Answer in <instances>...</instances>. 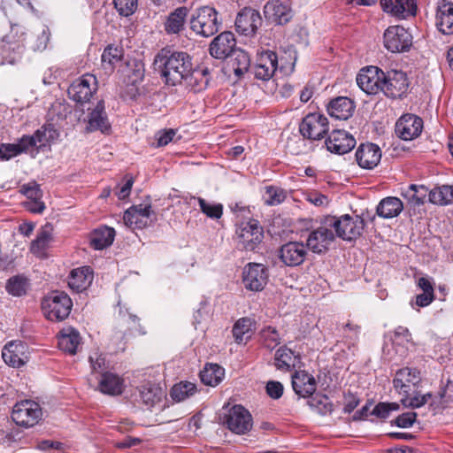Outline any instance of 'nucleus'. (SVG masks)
Here are the masks:
<instances>
[{
	"mask_svg": "<svg viewBox=\"0 0 453 453\" xmlns=\"http://www.w3.org/2000/svg\"><path fill=\"white\" fill-rule=\"evenodd\" d=\"M174 135L175 131L173 129L158 132L156 135L157 146L161 147L167 145L170 142L173 141Z\"/></svg>",
	"mask_w": 453,
	"mask_h": 453,
	"instance_id": "nucleus-64",
	"label": "nucleus"
},
{
	"mask_svg": "<svg viewBox=\"0 0 453 453\" xmlns=\"http://www.w3.org/2000/svg\"><path fill=\"white\" fill-rule=\"evenodd\" d=\"M307 248L302 242H288L283 244L279 250L280 261L287 266L302 265L307 256Z\"/></svg>",
	"mask_w": 453,
	"mask_h": 453,
	"instance_id": "nucleus-21",
	"label": "nucleus"
},
{
	"mask_svg": "<svg viewBox=\"0 0 453 453\" xmlns=\"http://www.w3.org/2000/svg\"><path fill=\"white\" fill-rule=\"evenodd\" d=\"M229 58V64L236 76L240 77L248 71L250 60L247 52L236 48Z\"/></svg>",
	"mask_w": 453,
	"mask_h": 453,
	"instance_id": "nucleus-42",
	"label": "nucleus"
},
{
	"mask_svg": "<svg viewBox=\"0 0 453 453\" xmlns=\"http://www.w3.org/2000/svg\"><path fill=\"white\" fill-rule=\"evenodd\" d=\"M266 21L275 26H284L293 18V11L288 1L269 0L263 9Z\"/></svg>",
	"mask_w": 453,
	"mask_h": 453,
	"instance_id": "nucleus-16",
	"label": "nucleus"
},
{
	"mask_svg": "<svg viewBox=\"0 0 453 453\" xmlns=\"http://www.w3.org/2000/svg\"><path fill=\"white\" fill-rule=\"evenodd\" d=\"M384 46L391 52H404L412 44L411 35L402 26H391L384 33Z\"/></svg>",
	"mask_w": 453,
	"mask_h": 453,
	"instance_id": "nucleus-14",
	"label": "nucleus"
},
{
	"mask_svg": "<svg viewBox=\"0 0 453 453\" xmlns=\"http://www.w3.org/2000/svg\"><path fill=\"white\" fill-rule=\"evenodd\" d=\"M55 134L56 130L52 126H42L40 129L36 130L32 136L36 146L43 147L55 138Z\"/></svg>",
	"mask_w": 453,
	"mask_h": 453,
	"instance_id": "nucleus-51",
	"label": "nucleus"
},
{
	"mask_svg": "<svg viewBox=\"0 0 453 453\" xmlns=\"http://www.w3.org/2000/svg\"><path fill=\"white\" fill-rule=\"evenodd\" d=\"M286 198V194L283 189L273 186L265 188V201L268 205L280 204Z\"/></svg>",
	"mask_w": 453,
	"mask_h": 453,
	"instance_id": "nucleus-55",
	"label": "nucleus"
},
{
	"mask_svg": "<svg viewBox=\"0 0 453 453\" xmlns=\"http://www.w3.org/2000/svg\"><path fill=\"white\" fill-rule=\"evenodd\" d=\"M383 72L374 65L363 67L357 75V86L369 96L381 93Z\"/></svg>",
	"mask_w": 453,
	"mask_h": 453,
	"instance_id": "nucleus-13",
	"label": "nucleus"
},
{
	"mask_svg": "<svg viewBox=\"0 0 453 453\" xmlns=\"http://www.w3.org/2000/svg\"><path fill=\"white\" fill-rule=\"evenodd\" d=\"M269 270L258 263H249L242 270V283L247 290L260 292L267 285Z\"/></svg>",
	"mask_w": 453,
	"mask_h": 453,
	"instance_id": "nucleus-9",
	"label": "nucleus"
},
{
	"mask_svg": "<svg viewBox=\"0 0 453 453\" xmlns=\"http://www.w3.org/2000/svg\"><path fill=\"white\" fill-rule=\"evenodd\" d=\"M331 227L325 224L310 232L306 240V248L313 253L322 254L328 250L335 239Z\"/></svg>",
	"mask_w": 453,
	"mask_h": 453,
	"instance_id": "nucleus-18",
	"label": "nucleus"
},
{
	"mask_svg": "<svg viewBox=\"0 0 453 453\" xmlns=\"http://www.w3.org/2000/svg\"><path fill=\"white\" fill-rule=\"evenodd\" d=\"M26 280L20 276L10 278L6 283V290L14 296H21L26 294Z\"/></svg>",
	"mask_w": 453,
	"mask_h": 453,
	"instance_id": "nucleus-53",
	"label": "nucleus"
},
{
	"mask_svg": "<svg viewBox=\"0 0 453 453\" xmlns=\"http://www.w3.org/2000/svg\"><path fill=\"white\" fill-rule=\"evenodd\" d=\"M278 68V57L273 51L262 52L257 58L253 67V73L256 79L269 81Z\"/></svg>",
	"mask_w": 453,
	"mask_h": 453,
	"instance_id": "nucleus-25",
	"label": "nucleus"
},
{
	"mask_svg": "<svg viewBox=\"0 0 453 453\" xmlns=\"http://www.w3.org/2000/svg\"><path fill=\"white\" fill-rule=\"evenodd\" d=\"M211 80V71L207 66L192 67V71L183 79L186 85L195 93L207 88Z\"/></svg>",
	"mask_w": 453,
	"mask_h": 453,
	"instance_id": "nucleus-30",
	"label": "nucleus"
},
{
	"mask_svg": "<svg viewBox=\"0 0 453 453\" xmlns=\"http://www.w3.org/2000/svg\"><path fill=\"white\" fill-rule=\"evenodd\" d=\"M301 363V356L287 346L280 347L273 358V365L279 371L289 372Z\"/></svg>",
	"mask_w": 453,
	"mask_h": 453,
	"instance_id": "nucleus-27",
	"label": "nucleus"
},
{
	"mask_svg": "<svg viewBox=\"0 0 453 453\" xmlns=\"http://www.w3.org/2000/svg\"><path fill=\"white\" fill-rule=\"evenodd\" d=\"M423 128V120L414 114H403L395 123V134L404 141L418 137Z\"/></svg>",
	"mask_w": 453,
	"mask_h": 453,
	"instance_id": "nucleus-20",
	"label": "nucleus"
},
{
	"mask_svg": "<svg viewBox=\"0 0 453 453\" xmlns=\"http://www.w3.org/2000/svg\"><path fill=\"white\" fill-rule=\"evenodd\" d=\"M81 343V335L73 327H65L59 332L58 347L61 350L74 355Z\"/></svg>",
	"mask_w": 453,
	"mask_h": 453,
	"instance_id": "nucleus-34",
	"label": "nucleus"
},
{
	"mask_svg": "<svg viewBox=\"0 0 453 453\" xmlns=\"http://www.w3.org/2000/svg\"><path fill=\"white\" fill-rule=\"evenodd\" d=\"M435 25L443 35L453 34V5L439 4Z\"/></svg>",
	"mask_w": 453,
	"mask_h": 453,
	"instance_id": "nucleus-38",
	"label": "nucleus"
},
{
	"mask_svg": "<svg viewBox=\"0 0 453 453\" xmlns=\"http://www.w3.org/2000/svg\"><path fill=\"white\" fill-rule=\"evenodd\" d=\"M140 395L142 402L147 406H153L156 403L161 400V389L150 383L142 386Z\"/></svg>",
	"mask_w": 453,
	"mask_h": 453,
	"instance_id": "nucleus-49",
	"label": "nucleus"
},
{
	"mask_svg": "<svg viewBox=\"0 0 453 453\" xmlns=\"http://www.w3.org/2000/svg\"><path fill=\"white\" fill-rule=\"evenodd\" d=\"M325 143L330 152L343 155L354 149L356 139L348 132L336 129L330 133Z\"/></svg>",
	"mask_w": 453,
	"mask_h": 453,
	"instance_id": "nucleus-22",
	"label": "nucleus"
},
{
	"mask_svg": "<svg viewBox=\"0 0 453 453\" xmlns=\"http://www.w3.org/2000/svg\"><path fill=\"white\" fill-rule=\"evenodd\" d=\"M403 209V202L395 196L383 198L376 208V213L383 219H392L398 216Z\"/></svg>",
	"mask_w": 453,
	"mask_h": 453,
	"instance_id": "nucleus-35",
	"label": "nucleus"
},
{
	"mask_svg": "<svg viewBox=\"0 0 453 453\" xmlns=\"http://www.w3.org/2000/svg\"><path fill=\"white\" fill-rule=\"evenodd\" d=\"M429 201L434 204H449L453 203V186L443 185L434 188L429 194Z\"/></svg>",
	"mask_w": 453,
	"mask_h": 453,
	"instance_id": "nucleus-44",
	"label": "nucleus"
},
{
	"mask_svg": "<svg viewBox=\"0 0 453 453\" xmlns=\"http://www.w3.org/2000/svg\"><path fill=\"white\" fill-rule=\"evenodd\" d=\"M200 210L208 218L219 219L223 214V206L221 203H208L203 198L197 197Z\"/></svg>",
	"mask_w": 453,
	"mask_h": 453,
	"instance_id": "nucleus-52",
	"label": "nucleus"
},
{
	"mask_svg": "<svg viewBox=\"0 0 453 453\" xmlns=\"http://www.w3.org/2000/svg\"><path fill=\"white\" fill-rule=\"evenodd\" d=\"M431 397V393L420 395L416 390L413 395H402L401 403L405 407L416 409L425 405Z\"/></svg>",
	"mask_w": 453,
	"mask_h": 453,
	"instance_id": "nucleus-50",
	"label": "nucleus"
},
{
	"mask_svg": "<svg viewBox=\"0 0 453 453\" xmlns=\"http://www.w3.org/2000/svg\"><path fill=\"white\" fill-rule=\"evenodd\" d=\"M329 130L328 119L326 116L314 112L306 115L300 126V134L306 139L320 140Z\"/></svg>",
	"mask_w": 453,
	"mask_h": 453,
	"instance_id": "nucleus-12",
	"label": "nucleus"
},
{
	"mask_svg": "<svg viewBox=\"0 0 453 453\" xmlns=\"http://www.w3.org/2000/svg\"><path fill=\"white\" fill-rule=\"evenodd\" d=\"M417 416V413L414 411L405 412L399 415L391 424L401 428H408L415 423Z\"/></svg>",
	"mask_w": 453,
	"mask_h": 453,
	"instance_id": "nucleus-58",
	"label": "nucleus"
},
{
	"mask_svg": "<svg viewBox=\"0 0 453 453\" xmlns=\"http://www.w3.org/2000/svg\"><path fill=\"white\" fill-rule=\"evenodd\" d=\"M42 417L40 405L32 401L25 400L17 403L12 413V420L19 426L31 427L36 425Z\"/></svg>",
	"mask_w": 453,
	"mask_h": 453,
	"instance_id": "nucleus-6",
	"label": "nucleus"
},
{
	"mask_svg": "<svg viewBox=\"0 0 453 453\" xmlns=\"http://www.w3.org/2000/svg\"><path fill=\"white\" fill-rule=\"evenodd\" d=\"M190 29L202 37H210L220 28L222 22L215 8L205 5L196 9L189 19Z\"/></svg>",
	"mask_w": 453,
	"mask_h": 453,
	"instance_id": "nucleus-2",
	"label": "nucleus"
},
{
	"mask_svg": "<svg viewBox=\"0 0 453 453\" xmlns=\"http://www.w3.org/2000/svg\"><path fill=\"white\" fill-rule=\"evenodd\" d=\"M53 227L50 224H45L37 234L36 238L31 242L30 250L35 255H41L52 240Z\"/></svg>",
	"mask_w": 453,
	"mask_h": 453,
	"instance_id": "nucleus-41",
	"label": "nucleus"
},
{
	"mask_svg": "<svg viewBox=\"0 0 453 453\" xmlns=\"http://www.w3.org/2000/svg\"><path fill=\"white\" fill-rule=\"evenodd\" d=\"M196 392V384L189 381H181L175 384L171 389V397L177 402L184 401Z\"/></svg>",
	"mask_w": 453,
	"mask_h": 453,
	"instance_id": "nucleus-46",
	"label": "nucleus"
},
{
	"mask_svg": "<svg viewBox=\"0 0 453 453\" xmlns=\"http://www.w3.org/2000/svg\"><path fill=\"white\" fill-rule=\"evenodd\" d=\"M154 65L165 83L169 86L180 84L192 71V58L185 51L162 49L155 57Z\"/></svg>",
	"mask_w": 453,
	"mask_h": 453,
	"instance_id": "nucleus-1",
	"label": "nucleus"
},
{
	"mask_svg": "<svg viewBox=\"0 0 453 453\" xmlns=\"http://www.w3.org/2000/svg\"><path fill=\"white\" fill-rule=\"evenodd\" d=\"M96 357L90 356L89 362L93 373H104L105 358L102 355L95 354Z\"/></svg>",
	"mask_w": 453,
	"mask_h": 453,
	"instance_id": "nucleus-63",
	"label": "nucleus"
},
{
	"mask_svg": "<svg viewBox=\"0 0 453 453\" xmlns=\"http://www.w3.org/2000/svg\"><path fill=\"white\" fill-rule=\"evenodd\" d=\"M236 235L241 249L253 251L262 242L264 231L257 220L250 219L238 226Z\"/></svg>",
	"mask_w": 453,
	"mask_h": 453,
	"instance_id": "nucleus-7",
	"label": "nucleus"
},
{
	"mask_svg": "<svg viewBox=\"0 0 453 453\" xmlns=\"http://www.w3.org/2000/svg\"><path fill=\"white\" fill-rule=\"evenodd\" d=\"M381 79V93L388 98L397 99L406 95L410 81L404 72L391 69L383 72V77Z\"/></svg>",
	"mask_w": 453,
	"mask_h": 453,
	"instance_id": "nucleus-5",
	"label": "nucleus"
},
{
	"mask_svg": "<svg viewBox=\"0 0 453 453\" xmlns=\"http://www.w3.org/2000/svg\"><path fill=\"white\" fill-rule=\"evenodd\" d=\"M20 192L28 199H42V191L36 181H30L21 186Z\"/></svg>",
	"mask_w": 453,
	"mask_h": 453,
	"instance_id": "nucleus-57",
	"label": "nucleus"
},
{
	"mask_svg": "<svg viewBox=\"0 0 453 453\" xmlns=\"http://www.w3.org/2000/svg\"><path fill=\"white\" fill-rule=\"evenodd\" d=\"M96 90L97 80L96 76L86 73L73 81L67 89V94L71 100L82 104L89 102Z\"/></svg>",
	"mask_w": 453,
	"mask_h": 453,
	"instance_id": "nucleus-10",
	"label": "nucleus"
},
{
	"mask_svg": "<svg viewBox=\"0 0 453 453\" xmlns=\"http://www.w3.org/2000/svg\"><path fill=\"white\" fill-rule=\"evenodd\" d=\"M2 357L5 364L19 368L27 361L26 345L20 342H11L4 347Z\"/></svg>",
	"mask_w": 453,
	"mask_h": 453,
	"instance_id": "nucleus-29",
	"label": "nucleus"
},
{
	"mask_svg": "<svg viewBox=\"0 0 453 453\" xmlns=\"http://www.w3.org/2000/svg\"><path fill=\"white\" fill-rule=\"evenodd\" d=\"M427 188L425 186L411 184L403 193V196L413 206H419L425 203L427 196Z\"/></svg>",
	"mask_w": 453,
	"mask_h": 453,
	"instance_id": "nucleus-47",
	"label": "nucleus"
},
{
	"mask_svg": "<svg viewBox=\"0 0 453 453\" xmlns=\"http://www.w3.org/2000/svg\"><path fill=\"white\" fill-rule=\"evenodd\" d=\"M127 226L142 229L157 221V214L151 210L150 204H137L128 208L123 216Z\"/></svg>",
	"mask_w": 453,
	"mask_h": 453,
	"instance_id": "nucleus-8",
	"label": "nucleus"
},
{
	"mask_svg": "<svg viewBox=\"0 0 453 453\" xmlns=\"http://www.w3.org/2000/svg\"><path fill=\"white\" fill-rule=\"evenodd\" d=\"M325 224L334 229V235L346 241L356 240L362 234L365 228V220L357 215L355 217L349 214L341 217L327 216L325 218Z\"/></svg>",
	"mask_w": 453,
	"mask_h": 453,
	"instance_id": "nucleus-3",
	"label": "nucleus"
},
{
	"mask_svg": "<svg viewBox=\"0 0 453 453\" xmlns=\"http://www.w3.org/2000/svg\"><path fill=\"white\" fill-rule=\"evenodd\" d=\"M263 345L273 349L280 344V336L277 330L272 326H267L260 332Z\"/></svg>",
	"mask_w": 453,
	"mask_h": 453,
	"instance_id": "nucleus-54",
	"label": "nucleus"
},
{
	"mask_svg": "<svg viewBox=\"0 0 453 453\" xmlns=\"http://www.w3.org/2000/svg\"><path fill=\"white\" fill-rule=\"evenodd\" d=\"M189 10L186 6H180L171 12L164 23L165 31L168 35H178L185 27Z\"/></svg>",
	"mask_w": 453,
	"mask_h": 453,
	"instance_id": "nucleus-33",
	"label": "nucleus"
},
{
	"mask_svg": "<svg viewBox=\"0 0 453 453\" xmlns=\"http://www.w3.org/2000/svg\"><path fill=\"white\" fill-rule=\"evenodd\" d=\"M225 370L217 364H207L200 372L201 381L207 386L215 387L221 382Z\"/></svg>",
	"mask_w": 453,
	"mask_h": 453,
	"instance_id": "nucleus-40",
	"label": "nucleus"
},
{
	"mask_svg": "<svg viewBox=\"0 0 453 453\" xmlns=\"http://www.w3.org/2000/svg\"><path fill=\"white\" fill-rule=\"evenodd\" d=\"M72 307V299L64 291H51L42 301L44 315L51 321L65 319L69 316Z\"/></svg>",
	"mask_w": 453,
	"mask_h": 453,
	"instance_id": "nucleus-4",
	"label": "nucleus"
},
{
	"mask_svg": "<svg viewBox=\"0 0 453 453\" xmlns=\"http://www.w3.org/2000/svg\"><path fill=\"white\" fill-rule=\"evenodd\" d=\"M119 314L122 317V320L124 322H127L128 324H130L129 328L131 330H135L141 334H145V332L142 329L139 324V318L136 315L130 313L127 310H126L125 311L120 310Z\"/></svg>",
	"mask_w": 453,
	"mask_h": 453,
	"instance_id": "nucleus-59",
	"label": "nucleus"
},
{
	"mask_svg": "<svg viewBox=\"0 0 453 453\" xmlns=\"http://www.w3.org/2000/svg\"><path fill=\"white\" fill-rule=\"evenodd\" d=\"M122 55V48L113 45L107 46L101 57L104 67L113 70L115 65L121 60Z\"/></svg>",
	"mask_w": 453,
	"mask_h": 453,
	"instance_id": "nucleus-48",
	"label": "nucleus"
},
{
	"mask_svg": "<svg viewBox=\"0 0 453 453\" xmlns=\"http://www.w3.org/2000/svg\"><path fill=\"white\" fill-rule=\"evenodd\" d=\"M83 121L87 124L86 131L88 133L100 131L102 134H109L111 129L104 100H99L93 107L88 108V114Z\"/></svg>",
	"mask_w": 453,
	"mask_h": 453,
	"instance_id": "nucleus-15",
	"label": "nucleus"
},
{
	"mask_svg": "<svg viewBox=\"0 0 453 453\" xmlns=\"http://www.w3.org/2000/svg\"><path fill=\"white\" fill-rule=\"evenodd\" d=\"M267 395L273 399H279L282 396L284 388L280 381L270 380L267 382L266 387Z\"/></svg>",
	"mask_w": 453,
	"mask_h": 453,
	"instance_id": "nucleus-60",
	"label": "nucleus"
},
{
	"mask_svg": "<svg viewBox=\"0 0 453 453\" xmlns=\"http://www.w3.org/2000/svg\"><path fill=\"white\" fill-rule=\"evenodd\" d=\"M24 44L18 41H12L9 36H4L0 42V65L4 63L15 64L18 62L24 52Z\"/></svg>",
	"mask_w": 453,
	"mask_h": 453,
	"instance_id": "nucleus-32",
	"label": "nucleus"
},
{
	"mask_svg": "<svg viewBox=\"0 0 453 453\" xmlns=\"http://www.w3.org/2000/svg\"><path fill=\"white\" fill-rule=\"evenodd\" d=\"M308 404L320 415H326L331 413L334 410L333 403L328 396L322 394H316L311 396L308 401Z\"/></svg>",
	"mask_w": 453,
	"mask_h": 453,
	"instance_id": "nucleus-45",
	"label": "nucleus"
},
{
	"mask_svg": "<svg viewBox=\"0 0 453 453\" xmlns=\"http://www.w3.org/2000/svg\"><path fill=\"white\" fill-rule=\"evenodd\" d=\"M92 280L93 274L91 269L88 266H84L73 269L71 272L68 285L76 292H81L87 288Z\"/></svg>",
	"mask_w": 453,
	"mask_h": 453,
	"instance_id": "nucleus-36",
	"label": "nucleus"
},
{
	"mask_svg": "<svg viewBox=\"0 0 453 453\" xmlns=\"http://www.w3.org/2000/svg\"><path fill=\"white\" fill-rule=\"evenodd\" d=\"M114 7L120 16L129 17L137 9V0H113Z\"/></svg>",
	"mask_w": 453,
	"mask_h": 453,
	"instance_id": "nucleus-56",
	"label": "nucleus"
},
{
	"mask_svg": "<svg viewBox=\"0 0 453 453\" xmlns=\"http://www.w3.org/2000/svg\"><path fill=\"white\" fill-rule=\"evenodd\" d=\"M234 25L239 34L254 35L262 25V17L258 11L245 7L238 12Z\"/></svg>",
	"mask_w": 453,
	"mask_h": 453,
	"instance_id": "nucleus-19",
	"label": "nucleus"
},
{
	"mask_svg": "<svg viewBox=\"0 0 453 453\" xmlns=\"http://www.w3.org/2000/svg\"><path fill=\"white\" fill-rule=\"evenodd\" d=\"M420 383V371L408 366L397 370L393 379L394 388L401 395H413Z\"/></svg>",
	"mask_w": 453,
	"mask_h": 453,
	"instance_id": "nucleus-11",
	"label": "nucleus"
},
{
	"mask_svg": "<svg viewBox=\"0 0 453 453\" xmlns=\"http://www.w3.org/2000/svg\"><path fill=\"white\" fill-rule=\"evenodd\" d=\"M114 237V228L109 226L99 227L90 234V246L95 250H104L112 244Z\"/></svg>",
	"mask_w": 453,
	"mask_h": 453,
	"instance_id": "nucleus-37",
	"label": "nucleus"
},
{
	"mask_svg": "<svg viewBox=\"0 0 453 453\" xmlns=\"http://www.w3.org/2000/svg\"><path fill=\"white\" fill-rule=\"evenodd\" d=\"M315 378L305 371H296L292 374V388L301 397L311 396L316 391Z\"/></svg>",
	"mask_w": 453,
	"mask_h": 453,
	"instance_id": "nucleus-28",
	"label": "nucleus"
},
{
	"mask_svg": "<svg viewBox=\"0 0 453 453\" xmlns=\"http://www.w3.org/2000/svg\"><path fill=\"white\" fill-rule=\"evenodd\" d=\"M234 35L232 32H223L217 35L210 44L209 51L216 59H226L236 49Z\"/></svg>",
	"mask_w": 453,
	"mask_h": 453,
	"instance_id": "nucleus-24",
	"label": "nucleus"
},
{
	"mask_svg": "<svg viewBox=\"0 0 453 453\" xmlns=\"http://www.w3.org/2000/svg\"><path fill=\"white\" fill-rule=\"evenodd\" d=\"M12 144L19 151V155L26 152L29 148L36 146L32 135H23L20 139H19L18 143Z\"/></svg>",
	"mask_w": 453,
	"mask_h": 453,
	"instance_id": "nucleus-61",
	"label": "nucleus"
},
{
	"mask_svg": "<svg viewBox=\"0 0 453 453\" xmlns=\"http://www.w3.org/2000/svg\"><path fill=\"white\" fill-rule=\"evenodd\" d=\"M380 6L397 19H407L417 13L416 0H380Z\"/></svg>",
	"mask_w": 453,
	"mask_h": 453,
	"instance_id": "nucleus-23",
	"label": "nucleus"
},
{
	"mask_svg": "<svg viewBox=\"0 0 453 453\" xmlns=\"http://www.w3.org/2000/svg\"><path fill=\"white\" fill-rule=\"evenodd\" d=\"M19 155V151L12 143L0 144V161H8Z\"/></svg>",
	"mask_w": 453,
	"mask_h": 453,
	"instance_id": "nucleus-62",
	"label": "nucleus"
},
{
	"mask_svg": "<svg viewBox=\"0 0 453 453\" xmlns=\"http://www.w3.org/2000/svg\"><path fill=\"white\" fill-rule=\"evenodd\" d=\"M355 157L361 168L372 170L380 162L381 150L372 142L362 143L358 146Z\"/></svg>",
	"mask_w": 453,
	"mask_h": 453,
	"instance_id": "nucleus-26",
	"label": "nucleus"
},
{
	"mask_svg": "<svg viewBox=\"0 0 453 453\" xmlns=\"http://www.w3.org/2000/svg\"><path fill=\"white\" fill-rule=\"evenodd\" d=\"M226 423L233 433L245 434L252 428L253 419L250 411L243 406L234 405L229 410Z\"/></svg>",
	"mask_w": 453,
	"mask_h": 453,
	"instance_id": "nucleus-17",
	"label": "nucleus"
},
{
	"mask_svg": "<svg viewBox=\"0 0 453 453\" xmlns=\"http://www.w3.org/2000/svg\"><path fill=\"white\" fill-rule=\"evenodd\" d=\"M98 388L106 395H120L123 391V380L115 373L106 372L101 374Z\"/></svg>",
	"mask_w": 453,
	"mask_h": 453,
	"instance_id": "nucleus-39",
	"label": "nucleus"
},
{
	"mask_svg": "<svg viewBox=\"0 0 453 453\" xmlns=\"http://www.w3.org/2000/svg\"><path fill=\"white\" fill-rule=\"evenodd\" d=\"M355 108V103L350 98L338 96L329 102L327 112L332 118L346 120L353 115Z\"/></svg>",
	"mask_w": 453,
	"mask_h": 453,
	"instance_id": "nucleus-31",
	"label": "nucleus"
},
{
	"mask_svg": "<svg viewBox=\"0 0 453 453\" xmlns=\"http://www.w3.org/2000/svg\"><path fill=\"white\" fill-rule=\"evenodd\" d=\"M251 326L252 321L249 318H241L234 324L232 333L236 343L247 342L251 338Z\"/></svg>",
	"mask_w": 453,
	"mask_h": 453,
	"instance_id": "nucleus-43",
	"label": "nucleus"
}]
</instances>
